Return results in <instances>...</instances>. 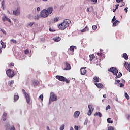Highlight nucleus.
<instances>
[{
    "label": "nucleus",
    "mask_w": 130,
    "mask_h": 130,
    "mask_svg": "<svg viewBox=\"0 0 130 130\" xmlns=\"http://www.w3.org/2000/svg\"><path fill=\"white\" fill-rule=\"evenodd\" d=\"M70 24H71V20L70 19H65L63 22L58 25V28L60 30H64V29L69 27Z\"/></svg>",
    "instance_id": "f257e3e1"
},
{
    "label": "nucleus",
    "mask_w": 130,
    "mask_h": 130,
    "mask_svg": "<svg viewBox=\"0 0 130 130\" xmlns=\"http://www.w3.org/2000/svg\"><path fill=\"white\" fill-rule=\"evenodd\" d=\"M56 79H57L59 81H60L61 82H66L67 84H69V83H70V81H69V80L67 79L66 77L62 76L57 75L56 76Z\"/></svg>",
    "instance_id": "f03ea898"
},
{
    "label": "nucleus",
    "mask_w": 130,
    "mask_h": 130,
    "mask_svg": "<svg viewBox=\"0 0 130 130\" xmlns=\"http://www.w3.org/2000/svg\"><path fill=\"white\" fill-rule=\"evenodd\" d=\"M115 81L116 85H120V88H123L124 87V84H125V80L124 79L121 80V83H120V80H119L116 79Z\"/></svg>",
    "instance_id": "7ed1b4c3"
},
{
    "label": "nucleus",
    "mask_w": 130,
    "mask_h": 130,
    "mask_svg": "<svg viewBox=\"0 0 130 130\" xmlns=\"http://www.w3.org/2000/svg\"><path fill=\"white\" fill-rule=\"evenodd\" d=\"M6 74L9 78H13L15 76V72L10 69L6 71Z\"/></svg>",
    "instance_id": "20e7f679"
},
{
    "label": "nucleus",
    "mask_w": 130,
    "mask_h": 130,
    "mask_svg": "<svg viewBox=\"0 0 130 130\" xmlns=\"http://www.w3.org/2000/svg\"><path fill=\"white\" fill-rule=\"evenodd\" d=\"M22 92L23 94L25 95V98L26 99L27 103H28V104H30V101L31 100V98H30V95H29V94L26 92V91H25V89H22Z\"/></svg>",
    "instance_id": "39448f33"
},
{
    "label": "nucleus",
    "mask_w": 130,
    "mask_h": 130,
    "mask_svg": "<svg viewBox=\"0 0 130 130\" xmlns=\"http://www.w3.org/2000/svg\"><path fill=\"white\" fill-rule=\"evenodd\" d=\"M109 72H111L115 75V76H117V73H118V70L115 67H111L108 70Z\"/></svg>",
    "instance_id": "423d86ee"
},
{
    "label": "nucleus",
    "mask_w": 130,
    "mask_h": 130,
    "mask_svg": "<svg viewBox=\"0 0 130 130\" xmlns=\"http://www.w3.org/2000/svg\"><path fill=\"white\" fill-rule=\"evenodd\" d=\"M49 16V14L47 13V10L43 9L41 13V17L42 18H47V16Z\"/></svg>",
    "instance_id": "0eeeda50"
},
{
    "label": "nucleus",
    "mask_w": 130,
    "mask_h": 130,
    "mask_svg": "<svg viewBox=\"0 0 130 130\" xmlns=\"http://www.w3.org/2000/svg\"><path fill=\"white\" fill-rule=\"evenodd\" d=\"M88 111L87 112V115L90 116L92 114V112L94 111V107L92 105H88Z\"/></svg>",
    "instance_id": "6e6552de"
},
{
    "label": "nucleus",
    "mask_w": 130,
    "mask_h": 130,
    "mask_svg": "<svg viewBox=\"0 0 130 130\" xmlns=\"http://www.w3.org/2000/svg\"><path fill=\"white\" fill-rule=\"evenodd\" d=\"M57 100V97L54 93H51V96L50 97V100H49V103H51V101H56Z\"/></svg>",
    "instance_id": "1a4fd4ad"
},
{
    "label": "nucleus",
    "mask_w": 130,
    "mask_h": 130,
    "mask_svg": "<svg viewBox=\"0 0 130 130\" xmlns=\"http://www.w3.org/2000/svg\"><path fill=\"white\" fill-rule=\"evenodd\" d=\"M13 13L15 16H19L20 14V7H17L15 10H13Z\"/></svg>",
    "instance_id": "9d476101"
},
{
    "label": "nucleus",
    "mask_w": 130,
    "mask_h": 130,
    "mask_svg": "<svg viewBox=\"0 0 130 130\" xmlns=\"http://www.w3.org/2000/svg\"><path fill=\"white\" fill-rule=\"evenodd\" d=\"M80 72L81 75H83V76L86 75L87 73V70L85 69V68H81L80 69Z\"/></svg>",
    "instance_id": "9b49d317"
},
{
    "label": "nucleus",
    "mask_w": 130,
    "mask_h": 130,
    "mask_svg": "<svg viewBox=\"0 0 130 130\" xmlns=\"http://www.w3.org/2000/svg\"><path fill=\"white\" fill-rule=\"evenodd\" d=\"M66 68L64 69L66 71H68L71 69V64H70L68 62H66L65 63Z\"/></svg>",
    "instance_id": "f8f14e48"
},
{
    "label": "nucleus",
    "mask_w": 130,
    "mask_h": 130,
    "mask_svg": "<svg viewBox=\"0 0 130 130\" xmlns=\"http://www.w3.org/2000/svg\"><path fill=\"white\" fill-rule=\"evenodd\" d=\"M79 115H80L79 111H77L74 113V117L75 118H78V117H79Z\"/></svg>",
    "instance_id": "ddd939ff"
},
{
    "label": "nucleus",
    "mask_w": 130,
    "mask_h": 130,
    "mask_svg": "<svg viewBox=\"0 0 130 130\" xmlns=\"http://www.w3.org/2000/svg\"><path fill=\"white\" fill-rule=\"evenodd\" d=\"M94 85H95V86H96V87H98L99 89H102V88H103V84H102V83H95Z\"/></svg>",
    "instance_id": "4468645a"
},
{
    "label": "nucleus",
    "mask_w": 130,
    "mask_h": 130,
    "mask_svg": "<svg viewBox=\"0 0 130 130\" xmlns=\"http://www.w3.org/2000/svg\"><path fill=\"white\" fill-rule=\"evenodd\" d=\"M2 21H3V22H5V21H8V22H9V23H11V19L7 18V16H4L2 17Z\"/></svg>",
    "instance_id": "2eb2a0df"
},
{
    "label": "nucleus",
    "mask_w": 130,
    "mask_h": 130,
    "mask_svg": "<svg viewBox=\"0 0 130 130\" xmlns=\"http://www.w3.org/2000/svg\"><path fill=\"white\" fill-rule=\"evenodd\" d=\"M53 11V8L51 7H49L47 9V12L48 13V15H49V14H51V13H52Z\"/></svg>",
    "instance_id": "dca6fc26"
},
{
    "label": "nucleus",
    "mask_w": 130,
    "mask_h": 130,
    "mask_svg": "<svg viewBox=\"0 0 130 130\" xmlns=\"http://www.w3.org/2000/svg\"><path fill=\"white\" fill-rule=\"evenodd\" d=\"M93 81L94 83H99V77L95 76L93 77Z\"/></svg>",
    "instance_id": "f3484780"
},
{
    "label": "nucleus",
    "mask_w": 130,
    "mask_h": 130,
    "mask_svg": "<svg viewBox=\"0 0 130 130\" xmlns=\"http://www.w3.org/2000/svg\"><path fill=\"white\" fill-rule=\"evenodd\" d=\"M122 57H123V58H124V59H125V60H127V59H128V56L127 55V54H126L125 53L123 54Z\"/></svg>",
    "instance_id": "a211bd4d"
},
{
    "label": "nucleus",
    "mask_w": 130,
    "mask_h": 130,
    "mask_svg": "<svg viewBox=\"0 0 130 130\" xmlns=\"http://www.w3.org/2000/svg\"><path fill=\"white\" fill-rule=\"evenodd\" d=\"M119 23H120V22H119V21L118 20H116L115 22H114V23H113V27H116V26H117V25H118V24H119Z\"/></svg>",
    "instance_id": "6ab92c4d"
},
{
    "label": "nucleus",
    "mask_w": 130,
    "mask_h": 130,
    "mask_svg": "<svg viewBox=\"0 0 130 130\" xmlns=\"http://www.w3.org/2000/svg\"><path fill=\"white\" fill-rule=\"evenodd\" d=\"M94 116H99L100 117H102V114H101V113H100L99 112H96L94 114Z\"/></svg>",
    "instance_id": "aec40b11"
},
{
    "label": "nucleus",
    "mask_w": 130,
    "mask_h": 130,
    "mask_svg": "<svg viewBox=\"0 0 130 130\" xmlns=\"http://www.w3.org/2000/svg\"><path fill=\"white\" fill-rule=\"evenodd\" d=\"M1 5L3 10H5V8H6V4H5V1L3 0L1 2Z\"/></svg>",
    "instance_id": "412c9836"
},
{
    "label": "nucleus",
    "mask_w": 130,
    "mask_h": 130,
    "mask_svg": "<svg viewBox=\"0 0 130 130\" xmlns=\"http://www.w3.org/2000/svg\"><path fill=\"white\" fill-rule=\"evenodd\" d=\"M61 39L59 37L57 38H54L53 39V40H54L55 42H58L59 41H60Z\"/></svg>",
    "instance_id": "4be33fe9"
},
{
    "label": "nucleus",
    "mask_w": 130,
    "mask_h": 130,
    "mask_svg": "<svg viewBox=\"0 0 130 130\" xmlns=\"http://www.w3.org/2000/svg\"><path fill=\"white\" fill-rule=\"evenodd\" d=\"M34 86H38L39 84V81L37 80H35L32 82Z\"/></svg>",
    "instance_id": "5701e85b"
},
{
    "label": "nucleus",
    "mask_w": 130,
    "mask_h": 130,
    "mask_svg": "<svg viewBox=\"0 0 130 130\" xmlns=\"http://www.w3.org/2000/svg\"><path fill=\"white\" fill-rule=\"evenodd\" d=\"M95 57V56H94V54H91L89 55V60L90 61H92V60H93V59H94V58Z\"/></svg>",
    "instance_id": "b1692460"
},
{
    "label": "nucleus",
    "mask_w": 130,
    "mask_h": 130,
    "mask_svg": "<svg viewBox=\"0 0 130 130\" xmlns=\"http://www.w3.org/2000/svg\"><path fill=\"white\" fill-rule=\"evenodd\" d=\"M0 43H1L3 48H6V44H5V43H4V42H3V41L1 40L0 41Z\"/></svg>",
    "instance_id": "393cba45"
},
{
    "label": "nucleus",
    "mask_w": 130,
    "mask_h": 130,
    "mask_svg": "<svg viewBox=\"0 0 130 130\" xmlns=\"http://www.w3.org/2000/svg\"><path fill=\"white\" fill-rule=\"evenodd\" d=\"M74 46H70V48H69V50H70V51H72V52H74L75 51V48Z\"/></svg>",
    "instance_id": "a878e982"
},
{
    "label": "nucleus",
    "mask_w": 130,
    "mask_h": 130,
    "mask_svg": "<svg viewBox=\"0 0 130 130\" xmlns=\"http://www.w3.org/2000/svg\"><path fill=\"white\" fill-rule=\"evenodd\" d=\"M115 79H118V78H120L121 77H122V73H119L118 75H116Z\"/></svg>",
    "instance_id": "bb28decb"
},
{
    "label": "nucleus",
    "mask_w": 130,
    "mask_h": 130,
    "mask_svg": "<svg viewBox=\"0 0 130 130\" xmlns=\"http://www.w3.org/2000/svg\"><path fill=\"white\" fill-rule=\"evenodd\" d=\"M19 99V95L18 94L17 95H14V101H17Z\"/></svg>",
    "instance_id": "cd10ccee"
},
{
    "label": "nucleus",
    "mask_w": 130,
    "mask_h": 130,
    "mask_svg": "<svg viewBox=\"0 0 130 130\" xmlns=\"http://www.w3.org/2000/svg\"><path fill=\"white\" fill-rule=\"evenodd\" d=\"M107 122L108 123H113V120H111V118H108L107 119Z\"/></svg>",
    "instance_id": "c85d7f7f"
},
{
    "label": "nucleus",
    "mask_w": 130,
    "mask_h": 130,
    "mask_svg": "<svg viewBox=\"0 0 130 130\" xmlns=\"http://www.w3.org/2000/svg\"><path fill=\"white\" fill-rule=\"evenodd\" d=\"M14 80L9 81L8 82V85L9 86H12L14 84Z\"/></svg>",
    "instance_id": "c756f323"
},
{
    "label": "nucleus",
    "mask_w": 130,
    "mask_h": 130,
    "mask_svg": "<svg viewBox=\"0 0 130 130\" xmlns=\"http://www.w3.org/2000/svg\"><path fill=\"white\" fill-rule=\"evenodd\" d=\"M40 18H41L40 15H36V16H35V20H39Z\"/></svg>",
    "instance_id": "7c9ffc66"
},
{
    "label": "nucleus",
    "mask_w": 130,
    "mask_h": 130,
    "mask_svg": "<svg viewBox=\"0 0 130 130\" xmlns=\"http://www.w3.org/2000/svg\"><path fill=\"white\" fill-rule=\"evenodd\" d=\"M125 98H126V99L127 100H128V99H129V95H128V94L126 92H125Z\"/></svg>",
    "instance_id": "2f4dec72"
},
{
    "label": "nucleus",
    "mask_w": 130,
    "mask_h": 130,
    "mask_svg": "<svg viewBox=\"0 0 130 130\" xmlns=\"http://www.w3.org/2000/svg\"><path fill=\"white\" fill-rule=\"evenodd\" d=\"M24 54H29V50L28 49H26L24 50Z\"/></svg>",
    "instance_id": "473e14b6"
},
{
    "label": "nucleus",
    "mask_w": 130,
    "mask_h": 130,
    "mask_svg": "<svg viewBox=\"0 0 130 130\" xmlns=\"http://www.w3.org/2000/svg\"><path fill=\"white\" fill-rule=\"evenodd\" d=\"M126 117L128 120L130 119V114H128L126 115Z\"/></svg>",
    "instance_id": "72a5a7b5"
},
{
    "label": "nucleus",
    "mask_w": 130,
    "mask_h": 130,
    "mask_svg": "<svg viewBox=\"0 0 130 130\" xmlns=\"http://www.w3.org/2000/svg\"><path fill=\"white\" fill-rule=\"evenodd\" d=\"M58 18L57 17H55L54 20H53V22H54V23L56 22H58Z\"/></svg>",
    "instance_id": "f704fd0d"
},
{
    "label": "nucleus",
    "mask_w": 130,
    "mask_h": 130,
    "mask_svg": "<svg viewBox=\"0 0 130 130\" xmlns=\"http://www.w3.org/2000/svg\"><path fill=\"white\" fill-rule=\"evenodd\" d=\"M10 41H12V42H13V43H14L15 44H16V43H17V40H16L11 39L10 40Z\"/></svg>",
    "instance_id": "c9c22d12"
},
{
    "label": "nucleus",
    "mask_w": 130,
    "mask_h": 130,
    "mask_svg": "<svg viewBox=\"0 0 130 130\" xmlns=\"http://www.w3.org/2000/svg\"><path fill=\"white\" fill-rule=\"evenodd\" d=\"M35 22H30L29 24H28L27 26H29V27H32L33 25H34Z\"/></svg>",
    "instance_id": "e433bc0d"
},
{
    "label": "nucleus",
    "mask_w": 130,
    "mask_h": 130,
    "mask_svg": "<svg viewBox=\"0 0 130 130\" xmlns=\"http://www.w3.org/2000/svg\"><path fill=\"white\" fill-rule=\"evenodd\" d=\"M84 124V125H87V124H88V119H85Z\"/></svg>",
    "instance_id": "4c0bfd02"
},
{
    "label": "nucleus",
    "mask_w": 130,
    "mask_h": 130,
    "mask_svg": "<svg viewBox=\"0 0 130 130\" xmlns=\"http://www.w3.org/2000/svg\"><path fill=\"white\" fill-rule=\"evenodd\" d=\"M39 98L41 99V101H43V94H41Z\"/></svg>",
    "instance_id": "58836bf2"
},
{
    "label": "nucleus",
    "mask_w": 130,
    "mask_h": 130,
    "mask_svg": "<svg viewBox=\"0 0 130 130\" xmlns=\"http://www.w3.org/2000/svg\"><path fill=\"white\" fill-rule=\"evenodd\" d=\"M97 28H98L97 25H93V26H92L93 30H96Z\"/></svg>",
    "instance_id": "ea45409f"
},
{
    "label": "nucleus",
    "mask_w": 130,
    "mask_h": 130,
    "mask_svg": "<svg viewBox=\"0 0 130 130\" xmlns=\"http://www.w3.org/2000/svg\"><path fill=\"white\" fill-rule=\"evenodd\" d=\"M1 31L2 32V33H3V34H5L6 35V34H7V32H6V31H5V30L3 29H1Z\"/></svg>",
    "instance_id": "a19ab883"
},
{
    "label": "nucleus",
    "mask_w": 130,
    "mask_h": 130,
    "mask_svg": "<svg viewBox=\"0 0 130 130\" xmlns=\"http://www.w3.org/2000/svg\"><path fill=\"white\" fill-rule=\"evenodd\" d=\"M108 130H114V127H109Z\"/></svg>",
    "instance_id": "79ce46f5"
},
{
    "label": "nucleus",
    "mask_w": 130,
    "mask_h": 130,
    "mask_svg": "<svg viewBox=\"0 0 130 130\" xmlns=\"http://www.w3.org/2000/svg\"><path fill=\"white\" fill-rule=\"evenodd\" d=\"M122 5L120 6V7L121 8L122 7H123L124 6H125V3L122 1L121 2Z\"/></svg>",
    "instance_id": "37998d69"
},
{
    "label": "nucleus",
    "mask_w": 130,
    "mask_h": 130,
    "mask_svg": "<svg viewBox=\"0 0 130 130\" xmlns=\"http://www.w3.org/2000/svg\"><path fill=\"white\" fill-rule=\"evenodd\" d=\"M90 1L94 3V4H97V0H88V2H90Z\"/></svg>",
    "instance_id": "c03bdc74"
},
{
    "label": "nucleus",
    "mask_w": 130,
    "mask_h": 130,
    "mask_svg": "<svg viewBox=\"0 0 130 130\" xmlns=\"http://www.w3.org/2000/svg\"><path fill=\"white\" fill-rule=\"evenodd\" d=\"M64 129V125H62L60 127V130H63Z\"/></svg>",
    "instance_id": "a18cd8bd"
},
{
    "label": "nucleus",
    "mask_w": 130,
    "mask_h": 130,
    "mask_svg": "<svg viewBox=\"0 0 130 130\" xmlns=\"http://www.w3.org/2000/svg\"><path fill=\"white\" fill-rule=\"evenodd\" d=\"M84 29L85 30V32L88 31V30H89V27H88V26H86L85 27Z\"/></svg>",
    "instance_id": "49530a36"
},
{
    "label": "nucleus",
    "mask_w": 130,
    "mask_h": 130,
    "mask_svg": "<svg viewBox=\"0 0 130 130\" xmlns=\"http://www.w3.org/2000/svg\"><path fill=\"white\" fill-rule=\"evenodd\" d=\"M108 109H110V106L108 105L107 107L106 108V110H108Z\"/></svg>",
    "instance_id": "de8ad7c7"
},
{
    "label": "nucleus",
    "mask_w": 130,
    "mask_h": 130,
    "mask_svg": "<svg viewBox=\"0 0 130 130\" xmlns=\"http://www.w3.org/2000/svg\"><path fill=\"white\" fill-rule=\"evenodd\" d=\"M14 66H15L14 63H10L9 64V67H14Z\"/></svg>",
    "instance_id": "09e8293b"
},
{
    "label": "nucleus",
    "mask_w": 130,
    "mask_h": 130,
    "mask_svg": "<svg viewBox=\"0 0 130 130\" xmlns=\"http://www.w3.org/2000/svg\"><path fill=\"white\" fill-rule=\"evenodd\" d=\"M7 113H4L3 114V116H4V117H7Z\"/></svg>",
    "instance_id": "8fccbe9b"
},
{
    "label": "nucleus",
    "mask_w": 130,
    "mask_h": 130,
    "mask_svg": "<svg viewBox=\"0 0 130 130\" xmlns=\"http://www.w3.org/2000/svg\"><path fill=\"white\" fill-rule=\"evenodd\" d=\"M74 128L75 130H79V127L78 126H75Z\"/></svg>",
    "instance_id": "3c124183"
},
{
    "label": "nucleus",
    "mask_w": 130,
    "mask_h": 130,
    "mask_svg": "<svg viewBox=\"0 0 130 130\" xmlns=\"http://www.w3.org/2000/svg\"><path fill=\"white\" fill-rule=\"evenodd\" d=\"M115 20H116V18H115V16H114V17L112 19V22H114V21H115Z\"/></svg>",
    "instance_id": "603ef678"
},
{
    "label": "nucleus",
    "mask_w": 130,
    "mask_h": 130,
    "mask_svg": "<svg viewBox=\"0 0 130 130\" xmlns=\"http://www.w3.org/2000/svg\"><path fill=\"white\" fill-rule=\"evenodd\" d=\"M128 8H127V7H126L124 10V11H125V12H126V13H127V12H128Z\"/></svg>",
    "instance_id": "864d4df0"
},
{
    "label": "nucleus",
    "mask_w": 130,
    "mask_h": 130,
    "mask_svg": "<svg viewBox=\"0 0 130 130\" xmlns=\"http://www.w3.org/2000/svg\"><path fill=\"white\" fill-rule=\"evenodd\" d=\"M97 54L99 56H101L102 55V53H98Z\"/></svg>",
    "instance_id": "5fc2aeb1"
},
{
    "label": "nucleus",
    "mask_w": 130,
    "mask_h": 130,
    "mask_svg": "<svg viewBox=\"0 0 130 130\" xmlns=\"http://www.w3.org/2000/svg\"><path fill=\"white\" fill-rule=\"evenodd\" d=\"M81 32L82 33H84V32H86V30H85V28L82 29V30H81Z\"/></svg>",
    "instance_id": "6e6d98bb"
},
{
    "label": "nucleus",
    "mask_w": 130,
    "mask_h": 130,
    "mask_svg": "<svg viewBox=\"0 0 130 130\" xmlns=\"http://www.w3.org/2000/svg\"><path fill=\"white\" fill-rule=\"evenodd\" d=\"M117 3H120V2H123V0H116Z\"/></svg>",
    "instance_id": "4d7b16f0"
},
{
    "label": "nucleus",
    "mask_w": 130,
    "mask_h": 130,
    "mask_svg": "<svg viewBox=\"0 0 130 130\" xmlns=\"http://www.w3.org/2000/svg\"><path fill=\"white\" fill-rule=\"evenodd\" d=\"M10 130H16V128H15V127L13 126V127H11Z\"/></svg>",
    "instance_id": "13d9d810"
},
{
    "label": "nucleus",
    "mask_w": 130,
    "mask_h": 130,
    "mask_svg": "<svg viewBox=\"0 0 130 130\" xmlns=\"http://www.w3.org/2000/svg\"><path fill=\"white\" fill-rule=\"evenodd\" d=\"M37 10L38 12H40V7H38L37 8Z\"/></svg>",
    "instance_id": "bf43d9fd"
},
{
    "label": "nucleus",
    "mask_w": 130,
    "mask_h": 130,
    "mask_svg": "<svg viewBox=\"0 0 130 130\" xmlns=\"http://www.w3.org/2000/svg\"><path fill=\"white\" fill-rule=\"evenodd\" d=\"M124 66L125 67H126V61L124 62Z\"/></svg>",
    "instance_id": "052dcab7"
},
{
    "label": "nucleus",
    "mask_w": 130,
    "mask_h": 130,
    "mask_svg": "<svg viewBox=\"0 0 130 130\" xmlns=\"http://www.w3.org/2000/svg\"><path fill=\"white\" fill-rule=\"evenodd\" d=\"M103 97L104 98H106V94H104Z\"/></svg>",
    "instance_id": "680f3d73"
},
{
    "label": "nucleus",
    "mask_w": 130,
    "mask_h": 130,
    "mask_svg": "<svg viewBox=\"0 0 130 130\" xmlns=\"http://www.w3.org/2000/svg\"><path fill=\"white\" fill-rule=\"evenodd\" d=\"M70 130H74V128H73V127H71Z\"/></svg>",
    "instance_id": "e2e57ef3"
},
{
    "label": "nucleus",
    "mask_w": 130,
    "mask_h": 130,
    "mask_svg": "<svg viewBox=\"0 0 130 130\" xmlns=\"http://www.w3.org/2000/svg\"><path fill=\"white\" fill-rule=\"evenodd\" d=\"M2 120H3V121H5L6 118H2Z\"/></svg>",
    "instance_id": "0e129e2a"
},
{
    "label": "nucleus",
    "mask_w": 130,
    "mask_h": 130,
    "mask_svg": "<svg viewBox=\"0 0 130 130\" xmlns=\"http://www.w3.org/2000/svg\"><path fill=\"white\" fill-rule=\"evenodd\" d=\"M115 11H116V8L115 9H113V12L114 13V12H115Z\"/></svg>",
    "instance_id": "69168bd1"
},
{
    "label": "nucleus",
    "mask_w": 130,
    "mask_h": 130,
    "mask_svg": "<svg viewBox=\"0 0 130 130\" xmlns=\"http://www.w3.org/2000/svg\"><path fill=\"white\" fill-rule=\"evenodd\" d=\"M87 12H89V11H90V9L89 8H87Z\"/></svg>",
    "instance_id": "338daca9"
},
{
    "label": "nucleus",
    "mask_w": 130,
    "mask_h": 130,
    "mask_svg": "<svg viewBox=\"0 0 130 130\" xmlns=\"http://www.w3.org/2000/svg\"><path fill=\"white\" fill-rule=\"evenodd\" d=\"M47 130H50V129H49V126H47Z\"/></svg>",
    "instance_id": "774afa93"
}]
</instances>
